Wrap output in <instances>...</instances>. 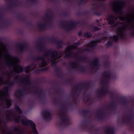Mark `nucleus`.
<instances>
[{"instance_id":"nucleus-45","label":"nucleus","mask_w":134,"mask_h":134,"mask_svg":"<svg viewBox=\"0 0 134 134\" xmlns=\"http://www.w3.org/2000/svg\"><path fill=\"white\" fill-rule=\"evenodd\" d=\"M100 29V28L97 27L96 26H93L92 29L91 30V31L94 32L95 31H98Z\"/></svg>"},{"instance_id":"nucleus-11","label":"nucleus","mask_w":134,"mask_h":134,"mask_svg":"<svg viewBox=\"0 0 134 134\" xmlns=\"http://www.w3.org/2000/svg\"><path fill=\"white\" fill-rule=\"evenodd\" d=\"M127 30V29L125 28H123L122 29H121V27H118L115 30V32L117 33H119V35L121 36V39H126V37L124 36L125 31Z\"/></svg>"},{"instance_id":"nucleus-35","label":"nucleus","mask_w":134,"mask_h":134,"mask_svg":"<svg viewBox=\"0 0 134 134\" xmlns=\"http://www.w3.org/2000/svg\"><path fill=\"white\" fill-rule=\"evenodd\" d=\"M119 33H117L116 35H114L113 36V37L111 36L110 37V39H111L113 38V40L115 41L116 42H117L119 40Z\"/></svg>"},{"instance_id":"nucleus-40","label":"nucleus","mask_w":134,"mask_h":134,"mask_svg":"<svg viewBox=\"0 0 134 134\" xmlns=\"http://www.w3.org/2000/svg\"><path fill=\"white\" fill-rule=\"evenodd\" d=\"M18 16L19 19L21 20L24 23H26V19L25 18L22 16L21 14H18Z\"/></svg>"},{"instance_id":"nucleus-30","label":"nucleus","mask_w":134,"mask_h":134,"mask_svg":"<svg viewBox=\"0 0 134 134\" xmlns=\"http://www.w3.org/2000/svg\"><path fill=\"white\" fill-rule=\"evenodd\" d=\"M49 69V67H47L45 68L41 69H38L35 70L34 71L35 73L37 74H39L41 71H47Z\"/></svg>"},{"instance_id":"nucleus-22","label":"nucleus","mask_w":134,"mask_h":134,"mask_svg":"<svg viewBox=\"0 0 134 134\" xmlns=\"http://www.w3.org/2000/svg\"><path fill=\"white\" fill-rule=\"evenodd\" d=\"M109 92V90L107 88L104 89V88L102 89L99 94V97L100 98H103L104 97L106 93Z\"/></svg>"},{"instance_id":"nucleus-58","label":"nucleus","mask_w":134,"mask_h":134,"mask_svg":"<svg viewBox=\"0 0 134 134\" xmlns=\"http://www.w3.org/2000/svg\"><path fill=\"white\" fill-rule=\"evenodd\" d=\"M9 88H10V87H9V86H6L4 87V89L5 91L6 90L8 89Z\"/></svg>"},{"instance_id":"nucleus-38","label":"nucleus","mask_w":134,"mask_h":134,"mask_svg":"<svg viewBox=\"0 0 134 134\" xmlns=\"http://www.w3.org/2000/svg\"><path fill=\"white\" fill-rule=\"evenodd\" d=\"M87 110L83 109L82 110L81 112L83 114V116L84 117L88 118H90V116L89 115L87 114Z\"/></svg>"},{"instance_id":"nucleus-14","label":"nucleus","mask_w":134,"mask_h":134,"mask_svg":"<svg viewBox=\"0 0 134 134\" xmlns=\"http://www.w3.org/2000/svg\"><path fill=\"white\" fill-rule=\"evenodd\" d=\"M72 47H74V46L72 45L69 46H67L64 52L65 53H67V54L64 56V58H68L69 57L71 56L72 53L70 51L72 50Z\"/></svg>"},{"instance_id":"nucleus-9","label":"nucleus","mask_w":134,"mask_h":134,"mask_svg":"<svg viewBox=\"0 0 134 134\" xmlns=\"http://www.w3.org/2000/svg\"><path fill=\"white\" fill-rule=\"evenodd\" d=\"M90 83L86 82H82L81 83H79L76 86L74 87L72 89L73 92H74L76 93L77 91V89L79 88L80 87L82 86V87H84L86 89V90H87L88 89V87L90 86Z\"/></svg>"},{"instance_id":"nucleus-49","label":"nucleus","mask_w":134,"mask_h":134,"mask_svg":"<svg viewBox=\"0 0 134 134\" xmlns=\"http://www.w3.org/2000/svg\"><path fill=\"white\" fill-rule=\"evenodd\" d=\"M104 66L106 68H108L109 66V63L107 61H106L104 62Z\"/></svg>"},{"instance_id":"nucleus-21","label":"nucleus","mask_w":134,"mask_h":134,"mask_svg":"<svg viewBox=\"0 0 134 134\" xmlns=\"http://www.w3.org/2000/svg\"><path fill=\"white\" fill-rule=\"evenodd\" d=\"M104 129V132L106 134H114V129L112 127L108 126Z\"/></svg>"},{"instance_id":"nucleus-15","label":"nucleus","mask_w":134,"mask_h":134,"mask_svg":"<svg viewBox=\"0 0 134 134\" xmlns=\"http://www.w3.org/2000/svg\"><path fill=\"white\" fill-rule=\"evenodd\" d=\"M49 39L51 42L54 43L56 44L57 47L58 49L61 48L62 47V45L64 44V43L63 41L57 40L54 38H53V39L49 38Z\"/></svg>"},{"instance_id":"nucleus-54","label":"nucleus","mask_w":134,"mask_h":134,"mask_svg":"<svg viewBox=\"0 0 134 134\" xmlns=\"http://www.w3.org/2000/svg\"><path fill=\"white\" fill-rule=\"evenodd\" d=\"M71 95L72 97V100L76 101V98L74 97V96L73 93H72L71 94Z\"/></svg>"},{"instance_id":"nucleus-57","label":"nucleus","mask_w":134,"mask_h":134,"mask_svg":"<svg viewBox=\"0 0 134 134\" xmlns=\"http://www.w3.org/2000/svg\"><path fill=\"white\" fill-rule=\"evenodd\" d=\"M122 104H126L127 102V101L125 99H124L122 101Z\"/></svg>"},{"instance_id":"nucleus-2","label":"nucleus","mask_w":134,"mask_h":134,"mask_svg":"<svg viewBox=\"0 0 134 134\" xmlns=\"http://www.w3.org/2000/svg\"><path fill=\"white\" fill-rule=\"evenodd\" d=\"M69 21H60L61 23L60 26L66 29L68 31H69L76 28L78 24L81 23V21H76L71 20L69 21L70 23L68 27L66 28L67 26V25H64L63 24L65 23H67Z\"/></svg>"},{"instance_id":"nucleus-55","label":"nucleus","mask_w":134,"mask_h":134,"mask_svg":"<svg viewBox=\"0 0 134 134\" xmlns=\"http://www.w3.org/2000/svg\"><path fill=\"white\" fill-rule=\"evenodd\" d=\"M19 134H24V131L21 129H19V131L18 132Z\"/></svg>"},{"instance_id":"nucleus-47","label":"nucleus","mask_w":134,"mask_h":134,"mask_svg":"<svg viewBox=\"0 0 134 134\" xmlns=\"http://www.w3.org/2000/svg\"><path fill=\"white\" fill-rule=\"evenodd\" d=\"M7 82H4L3 81V79L2 77H0V86L2 85L3 84H6Z\"/></svg>"},{"instance_id":"nucleus-36","label":"nucleus","mask_w":134,"mask_h":134,"mask_svg":"<svg viewBox=\"0 0 134 134\" xmlns=\"http://www.w3.org/2000/svg\"><path fill=\"white\" fill-rule=\"evenodd\" d=\"M16 116L17 117L15 116H14L13 117V119L16 123H18L20 122L21 117L20 115H17Z\"/></svg>"},{"instance_id":"nucleus-41","label":"nucleus","mask_w":134,"mask_h":134,"mask_svg":"<svg viewBox=\"0 0 134 134\" xmlns=\"http://www.w3.org/2000/svg\"><path fill=\"white\" fill-rule=\"evenodd\" d=\"M14 108L15 110L18 113L20 114L22 113L21 110L18 106H15L14 107Z\"/></svg>"},{"instance_id":"nucleus-27","label":"nucleus","mask_w":134,"mask_h":134,"mask_svg":"<svg viewBox=\"0 0 134 134\" xmlns=\"http://www.w3.org/2000/svg\"><path fill=\"white\" fill-rule=\"evenodd\" d=\"M114 19V17L113 15H111L108 16L107 19L108 24L111 25L115 23Z\"/></svg>"},{"instance_id":"nucleus-61","label":"nucleus","mask_w":134,"mask_h":134,"mask_svg":"<svg viewBox=\"0 0 134 134\" xmlns=\"http://www.w3.org/2000/svg\"><path fill=\"white\" fill-rule=\"evenodd\" d=\"M63 14L64 15L66 16H68L69 14L67 12L63 13Z\"/></svg>"},{"instance_id":"nucleus-19","label":"nucleus","mask_w":134,"mask_h":134,"mask_svg":"<svg viewBox=\"0 0 134 134\" xmlns=\"http://www.w3.org/2000/svg\"><path fill=\"white\" fill-rule=\"evenodd\" d=\"M32 59L35 61H38L41 60L43 61V62L41 64L39 65V66L40 67H42L44 66L46 63V62L44 58L43 57H35L34 56L32 57Z\"/></svg>"},{"instance_id":"nucleus-43","label":"nucleus","mask_w":134,"mask_h":134,"mask_svg":"<svg viewBox=\"0 0 134 134\" xmlns=\"http://www.w3.org/2000/svg\"><path fill=\"white\" fill-rule=\"evenodd\" d=\"M70 65L72 66V68L74 69H76L77 67H79V66L76 62H72L71 63Z\"/></svg>"},{"instance_id":"nucleus-39","label":"nucleus","mask_w":134,"mask_h":134,"mask_svg":"<svg viewBox=\"0 0 134 134\" xmlns=\"http://www.w3.org/2000/svg\"><path fill=\"white\" fill-rule=\"evenodd\" d=\"M46 52L44 53V56L46 57L49 56L50 55H51V53L52 50H49L46 49Z\"/></svg>"},{"instance_id":"nucleus-25","label":"nucleus","mask_w":134,"mask_h":134,"mask_svg":"<svg viewBox=\"0 0 134 134\" xmlns=\"http://www.w3.org/2000/svg\"><path fill=\"white\" fill-rule=\"evenodd\" d=\"M34 88L36 89V90L32 92V93H34L36 95L38 96V97H40L43 92V90H41L40 92H39L38 90L39 89V88L37 86L34 87Z\"/></svg>"},{"instance_id":"nucleus-12","label":"nucleus","mask_w":134,"mask_h":134,"mask_svg":"<svg viewBox=\"0 0 134 134\" xmlns=\"http://www.w3.org/2000/svg\"><path fill=\"white\" fill-rule=\"evenodd\" d=\"M111 96H110V99L112 100V102L110 103L109 105L108 106L109 108L111 109V111H113L115 110L117 108L115 104V102L114 98V94L111 92H110Z\"/></svg>"},{"instance_id":"nucleus-32","label":"nucleus","mask_w":134,"mask_h":134,"mask_svg":"<svg viewBox=\"0 0 134 134\" xmlns=\"http://www.w3.org/2000/svg\"><path fill=\"white\" fill-rule=\"evenodd\" d=\"M55 70L56 72L57 73L58 77H61L62 75L60 74V73H62L61 69L59 67L56 66L55 68Z\"/></svg>"},{"instance_id":"nucleus-28","label":"nucleus","mask_w":134,"mask_h":134,"mask_svg":"<svg viewBox=\"0 0 134 134\" xmlns=\"http://www.w3.org/2000/svg\"><path fill=\"white\" fill-rule=\"evenodd\" d=\"M58 53L56 50H52L51 53V58L53 60H55L58 57Z\"/></svg>"},{"instance_id":"nucleus-6","label":"nucleus","mask_w":134,"mask_h":134,"mask_svg":"<svg viewBox=\"0 0 134 134\" xmlns=\"http://www.w3.org/2000/svg\"><path fill=\"white\" fill-rule=\"evenodd\" d=\"M21 122L23 125L27 126L30 125L33 133L35 134H38L36 129L35 125L32 121L27 120L26 118H23L21 120Z\"/></svg>"},{"instance_id":"nucleus-34","label":"nucleus","mask_w":134,"mask_h":134,"mask_svg":"<svg viewBox=\"0 0 134 134\" xmlns=\"http://www.w3.org/2000/svg\"><path fill=\"white\" fill-rule=\"evenodd\" d=\"M38 27L40 29V30H45L46 29V28L48 27V25L44 24H38Z\"/></svg>"},{"instance_id":"nucleus-13","label":"nucleus","mask_w":134,"mask_h":134,"mask_svg":"<svg viewBox=\"0 0 134 134\" xmlns=\"http://www.w3.org/2000/svg\"><path fill=\"white\" fill-rule=\"evenodd\" d=\"M99 59L97 57L95 58L92 61H89L90 63V65L93 66L92 68L96 70H98L99 66Z\"/></svg>"},{"instance_id":"nucleus-16","label":"nucleus","mask_w":134,"mask_h":134,"mask_svg":"<svg viewBox=\"0 0 134 134\" xmlns=\"http://www.w3.org/2000/svg\"><path fill=\"white\" fill-rule=\"evenodd\" d=\"M17 47L18 49L21 52L24 51L25 50L27 49V43L26 42L17 44Z\"/></svg>"},{"instance_id":"nucleus-59","label":"nucleus","mask_w":134,"mask_h":134,"mask_svg":"<svg viewBox=\"0 0 134 134\" xmlns=\"http://www.w3.org/2000/svg\"><path fill=\"white\" fill-rule=\"evenodd\" d=\"M6 117L7 119L8 120L11 121L12 120V119L8 115H7L6 116Z\"/></svg>"},{"instance_id":"nucleus-33","label":"nucleus","mask_w":134,"mask_h":134,"mask_svg":"<svg viewBox=\"0 0 134 134\" xmlns=\"http://www.w3.org/2000/svg\"><path fill=\"white\" fill-rule=\"evenodd\" d=\"M96 7H92L91 8V11L93 12L94 14L97 16H100L102 14L100 12H97L96 11H95Z\"/></svg>"},{"instance_id":"nucleus-7","label":"nucleus","mask_w":134,"mask_h":134,"mask_svg":"<svg viewBox=\"0 0 134 134\" xmlns=\"http://www.w3.org/2000/svg\"><path fill=\"white\" fill-rule=\"evenodd\" d=\"M41 115L45 120L49 121L52 119V115L49 109H45L42 111Z\"/></svg>"},{"instance_id":"nucleus-51","label":"nucleus","mask_w":134,"mask_h":134,"mask_svg":"<svg viewBox=\"0 0 134 134\" xmlns=\"http://www.w3.org/2000/svg\"><path fill=\"white\" fill-rule=\"evenodd\" d=\"M127 21L128 23V24L126 25V26H127L129 29L131 28V21L129 20H128Z\"/></svg>"},{"instance_id":"nucleus-26","label":"nucleus","mask_w":134,"mask_h":134,"mask_svg":"<svg viewBox=\"0 0 134 134\" xmlns=\"http://www.w3.org/2000/svg\"><path fill=\"white\" fill-rule=\"evenodd\" d=\"M24 91L23 89L17 90L16 92L18 93V95L16 94H15V96L20 99L21 98L23 97L24 96Z\"/></svg>"},{"instance_id":"nucleus-24","label":"nucleus","mask_w":134,"mask_h":134,"mask_svg":"<svg viewBox=\"0 0 134 134\" xmlns=\"http://www.w3.org/2000/svg\"><path fill=\"white\" fill-rule=\"evenodd\" d=\"M104 77L107 79L109 80L113 77L112 76L111 74V72L109 71H105L102 74Z\"/></svg>"},{"instance_id":"nucleus-62","label":"nucleus","mask_w":134,"mask_h":134,"mask_svg":"<svg viewBox=\"0 0 134 134\" xmlns=\"http://www.w3.org/2000/svg\"><path fill=\"white\" fill-rule=\"evenodd\" d=\"M61 110L62 111H64L65 110V107L64 105H63L61 108Z\"/></svg>"},{"instance_id":"nucleus-42","label":"nucleus","mask_w":134,"mask_h":134,"mask_svg":"<svg viewBox=\"0 0 134 134\" xmlns=\"http://www.w3.org/2000/svg\"><path fill=\"white\" fill-rule=\"evenodd\" d=\"M84 36L86 38H90L92 37V34L91 33L87 32L84 34Z\"/></svg>"},{"instance_id":"nucleus-29","label":"nucleus","mask_w":134,"mask_h":134,"mask_svg":"<svg viewBox=\"0 0 134 134\" xmlns=\"http://www.w3.org/2000/svg\"><path fill=\"white\" fill-rule=\"evenodd\" d=\"M5 101L6 106V108H9L12 105V100L8 98H6L5 99Z\"/></svg>"},{"instance_id":"nucleus-20","label":"nucleus","mask_w":134,"mask_h":134,"mask_svg":"<svg viewBox=\"0 0 134 134\" xmlns=\"http://www.w3.org/2000/svg\"><path fill=\"white\" fill-rule=\"evenodd\" d=\"M101 40L98 38L94 39L91 40V44L90 47L93 49L96 47L97 45V43L98 42H100Z\"/></svg>"},{"instance_id":"nucleus-4","label":"nucleus","mask_w":134,"mask_h":134,"mask_svg":"<svg viewBox=\"0 0 134 134\" xmlns=\"http://www.w3.org/2000/svg\"><path fill=\"white\" fill-rule=\"evenodd\" d=\"M31 66L30 65H29L25 68L21 66L20 65H16L14 68L13 70L16 73H20L23 72L24 70H25V72L28 73L31 69Z\"/></svg>"},{"instance_id":"nucleus-63","label":"nucleus","mask_w":134,"mask_h":134,"mask_svg":"<svg viewBox=\"0 0 134 134\" xmlns=\"http://www.w3.org/2000/svg\"><path fill=\"white\" fill-rule=\"evenodd\" d=\"M19 129L18 127L16 126L15 127L14 130L15 131H17L18 132V131H19Z\"/></svg>"},{"instance_id":"nucleus-3","label":"nucleus","mask_w":134,"mask_h":134,"mask_svg":"<svg viewBox=\"0 0 134 134\" xmlns=\"http://www.w3.org/2000/svg\"><path fill=\"white\" fill-rule=\"evenodd\" d=\"M62 114L59 115L60 118L59 125L61 126L63 125L64 127H66L70 124V120L69 117L66 116V113L64 111H62Z\"/></svg>"},{"instance_id":"nucleus-31","label":"nucleus","mask_w":134,"mask_h":134,"mask_svg":"<svg viewBox=\"0 0 134 134\" xmlns=\"http://www.w3.org/2000/svg\"><path fill=\"white\" fill-rule=\"evenodd\" d=\"M74 57L75 58L79 59L80 60H82L83 61H86L88 59L87 57L84 56H82L80 57H79L77 54H75L74 55Z\"/></svg>"},{"instance_id":"nucleus-37","label":"nucleus","mask_w":134,"mask_h":134,"mask_svg":"<svg viewBox=\"0 0 134 134\" xmlns=\"http://www.w3.org/2000/svg\"><path fill=\"white\" fill-rule=\"evenodd\" d=\"M19 1L18 0H15V2L13 4H11L9 5L8 7L9 9H10L11 7H13L15 5H18V4H20L19 3Z\"/></svg>"},{"instance_id":"nucleus-23","label":"nucleus","mask_w":134,"mask_h":134,"mask_svg":"<svg viewBox=\"0 0 134 134\" xmlns=\"http://www.w3.org/2000/svg\"><path fill=\"white\" fill-rule=\"evenodd\" d=\"M36 45L38 47V49L41 51L45 52L46 49L44 48L45 46L43 43L42 42L40 41L39 42H36Z\"/></svg>"},{"instance_id":"nucleus-60","label":"nucleus","mask_w":134,"mask_h":134,"mask_svg":"<svg viewBox=\"0 0 134 134\" xmlns=\"http://www.w3.org/2000/svg\"><path fill=\"white\" fill-rule=\"evenodd\" d=\"M10 92V91L9 89L5 91V93L7 96H8L9 95V93Z\"/></svg>"},{"instance_id":"nucleus-1","label":"nucleus","mask_w":134,"mask_h":134,"mask_svg":"<svg viewBox=\"0 0 134 134\" xmlns=\"http://www.w3.org/2000/svg\"><path fill=\"white\" fill-rule=\"evenodd\" d=\"M91 121L85 119L80 122V126L83 130L91 134H98V129L91 125Z\"/></svg>"},{"instance_id":"nucleus-5","label":"nucleus","mask_w":134,"mask_h":134,"mask_svg":"<svg viewBox=\"0 0 134 134\" xmlns=\"http://www.w3.org/2000/svg\"><path fill=\"white\" fill-rule=\"evenodd\" d=\"M118 3L121 4V6L118 9L114 8L113 9V10L115 12V13L121 15L123 13V10L125 6V3L124 1L120 0L119 1L113 2L112 3V4L113 5H115Z\"/></svg>"},{"instance_id":"nucleus-53","label":"nucleus","mask_w":134,"mask_h":134,"mask_svg":"<svg viewBox=\"0 0 134 134\" xmlns=\"http://www.w3.org/2000/svg\"><path fill=\"white\" fill-rule=\"evenodd\" d=\"M87 2V0H80V3L81 4H85Z\"/></svg>"},{"instance_id":"nucleus-46","label":"nucleus","mask_w":134,"mask_h":134,"mask_svg":"<svg viewBox=\"0 0 134 134\" xmlns=\"http://www.w3.org/2000/svg\"><path fill=\"white\" fill-rule=\"evenodd\" d=\"M77 70L82 72H84L85 71V69L83 66H82L79 67V69Z\"/></svg>"},{"instance_id":"nucleus-10","label":"nucleus","mask_w":134,"mask_h":134,"mask_svg":"<svg viewBox=\"0 0 134 134\" xmlns=\"http://www.w3.org/2000/svg\"><path fill=\"white\" fill-rule=\"evenodd\" d=\"M30 77V76L28 75H26V76L25 78L22 77H21L20 75H17L15 77V79H18L19 78H21V79L19 80L18 81L23 82H25V85H30L31 84V83L29 78Z\"/></svg>"},{"instance_id":"nucleus-8","label":"nucleus","mask_w":134,"mask_h":134,"mask_svg":"<svg viewBox=\"0 0 134 134\" xmlns=\"http://www.w3.org/2000/svg\"><path fill=\"white\" fill-rule=\"evenodd\" d=\"M129 114L130 115H127L126 116V122L127 124H130L131 125V127H133V120L134 118V113H133V109H132L129 110Z\"/></svg>"},{"instance_id":"nucleus-50","label":"nucleus","mask_w":134,"mask_h":134,"mask_svg":"<svg viewBox=\"0 0 134 134\" xmlns=\"http://www.w3.org/2000/svg\"><path fill=\"white\" fill-rule=\"evenodd\" d=\"M5 63L7 66H13L12 64L8 61V59H7L5 60Z\"/></svg>"},{"instance_id":"nucleus-17","label":"nucleus","mask_w":134,"mask_h":134,"mask_svg":"<svg viewBox=\"0 0 134 134\" xmlns=\"http://www.w3.org/2000/svg\"><path fill=\"white\" fill-rule=\"evenodd\" d=\"M103 110V109L101 108L97 112V114L96 116V117L99 120H103L104 119L105 115V114L102 113V112Z\"/></svg>"},{"instance_id":"nucleus-52","label":"nucleus","mask_w":134,"mask_h":134,"mask_svg":"<svg viewBox=\"0 0 134 134\" xmlns=\"http://www.w3.org/2000/svg\"><path fill=\"white\" fill-rule=\"evenodd\" d=\"M58 99H57L56 98H54V100L53 101V102H54L56 105L58 104Z\"/></svg>"},{"instance_id":"nucleus-18","label":"nucleus","mask_w":134,"mask_h":134,"mask_svg":"<svg viewBox=\"0 0 134 134\" xmlns=\"http://www.w3.org/2000/svg\"><path fill=\"white\" fill-rule=\"evenodd\" d=\"M52 16V13H51L50 14L48 13L46 14V17L48 19L47 22L49 23V25L48 26L49 28H51L53 26L52 22L53 19Z\"/></svg>"},{"instance_id":"nucleus-48","label":"nucleus","mask_w":134,"mask_h":134,"mask_svg":"<svg viewBox=\"0 0 134 134\" xmlns=\"http://www.w3.org/2000/svg\"><path fill=\"white\" fill-rule=\"evenodd\" d=\"M15 82L14 81H12L11 82H10L8 84L9 87L11 88L15 84Z\"/></svg>"},{"instance_id":"nucleus-64","label":"nucleus","mask_w":134,"mask_h":134,"mask_svg":"<svg viewBox=\"0 0 134 134\" xmlns=\"http://www.w3.org/2000/svg\"><path fill=\"white\" fill-rule=\"evenodd\" d=\"M133 31L131 33V36L132 37H134V28H133L132 30Z\"/></svg>"},{"instance_id":"nucleus-44","label":"nucleus","mask_w":134,"mask_h":134,"mask_svg":"<svg viewBox=\"0 0 134 134\" xmlns=\"http://www.w3.org/2000/svg\"><path fill=\"white\" fill-rule=\"evenodd\" d=\"M113 44V42L110 40H109L108 42L106 44L105 46L107 48H108L111 46Z\"/></svg>"},{"instance_id":"nucleus-56","label":"nucleus","mask_w":134,"mask_h":134,"mask_svg":"<svg viewBox=\"0 0 134 134\" xmlns=\"http://www.w3.org/2000/svg\"><path fill=\"white\" fill-rule=\"evenodd\" d=\"M83 51L84 52L87 51L89 52H90L91 51V50L90 49L88 48H84L83 50Z\"/></svg>"}]
</instances>
